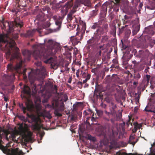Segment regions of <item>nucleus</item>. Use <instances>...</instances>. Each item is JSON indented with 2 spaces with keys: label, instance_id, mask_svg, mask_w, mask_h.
<instances>
[{
  "label": "nucleus",
  "instance_id": "obj_49",
  "mask_svg": "<svg viewBox=\"0 0 155 155\" xmlns=\"http://www.w3.org/2000/svg\"><path fill=\"white\" fill-rule=\"evenodd\" d=\"M95 140V138L94 137H92V138H91V140H92L93 141H94Z\"/></svg>",
  "mask_w": 155,
  "mask_h": 155
},
{
  "label": "nucleus",
  "instance_id": "obj_48",
  "mask_svg": "<svg viewBox=\"0 0 155 155\" xmlns=\"http://www.w3.org/2000/svg\"><path fill=\"white\" fill-rule=\"evenodd\" d=\"M135 0H132L131 1V3L133 4H134L135 3Z\"/></svg>",
  "mask_w": 155,
  "mask_h": 155
},
{
  "label": "nucleus",
  "instance_id": "obj_43",
  "mask_svg": "<svg viewBox=\"0 0 155 155\" xmlns=\"http://www.w3.org/2000/svg\"><path fill=\"white\" fill-rule=\"evenodd\" d=\"M20 119L23 120H25V117L23 116H21L20 117Z\"/></svg>",
  "mask_w": 155,
  "mask_h": 155
},
{
  "label": "nucleus",
  "instance_id": "obj_15",
  "mask_svg": "<svg viewBox=\"0 0 155 155\" xmlns=\"http://www.w3.org/2000/svg\"><path fill=\"white\" fill-rule=\"evenodd\" d=\"M133 125H134V127L133 130V131L134 133L137 131L138 129H140L142 126L141 123L138 124L137 122H134V123Z\"/></svg>",
  "mask_w": 155,
  "mask_h": 155
},
{
  "label": "nucleus",
  "instance_id": "obj_28",
  "mask_svg": "<svg viewBox=\"0 0 155 155\" xmlns=\"http://www.w3.org/2000/svg\"><path fill=\"white\" fill-rule=\"evenodd\" d=\"M129 118L128 120L126 122V124L128 126H129V125L130 124L131 125H132V122H131V118L129 116L128 117Z\"/></svg>",
  "mask_w": 155,
  "mask_h": 155
},
{
  "label": "nucleus",
  "instance_id": "obj_6",
  "mask_svg": "<svg viewBox=\"0 0 155 155\" xmlns=\"http://www.w3.org/2000/svg\"><path fill=\"white\" fill-rule=\"evenodd\" d=\"M2 142L1 140H0V149L2 150L4 153L8 155L11 154L12 155H21L23 154L21 150L17 149L11 150L4 147L2 144ZM16 149H17L16 148Z\"/></svg>",
  "mask_w": 155,
  "mask_h": 155
},
{
  "label": "nucleus",
  "instance_id": "obj_3",
  "mask_svg": "<svg viewBox=\"0 0 155 155\" xmlns=\"http://www.w3.org/2000/svg\"><path fill=\"white\" fill-rule=\"evenodd\" d=\"M121 125H119L117 124H116V129L117 131L114 130L113 128L111 130L108 131L107 134L104 136V138L103 140V144L105 145H108L109 143L110 144V145L112 146L115 143L116 137L118 134V132L120 131V127Z\"/></svg>",
  "mask_w": 155,
  "mask_h": 155
},
{
  "label": "nucleus",
  "instance_id": "obj_55",
  "mask_svg": "<svg viewBox=\"0 0 155 155\" xmlns=\"http://www.w3.org/2000/svg\"><path fill=\"white\" fill-rule=\"evenodd\" d=\"M137 84V83L136 82H133V84L134 85H136Z\"/></svg>",
  "mask_w": 155,
  "mask_h": 155
},
{
  "label": "nucleus",
  "instance_id": "obj_63",
  "mask_svg": "<svg viewBox=\"0 0 155 155\" xmlns=\"http://www.w3.org/2000/svg\"><path fill=\"white\" fill-rule=\"evenodd\" d=\"M64 47L66 48H67V45L65 46Z\"/></svg>",
  "mask_w": 155,
  "mask_h": 155
},
{
  "label": "nucleus",
  "instance_id": "obj_26",
  "mask_svg": "<svg viewBox=\"0 0 155 155\" xmlns=\"http://www.w3.org/2000/svg\"><path fill=\"white\" fill-rule=\"evenodd\" d=\"M43 17V15H42L40 14H39L38 15L37 17V18L38 19V20L39 21H43L44 20Z\"/></svg>",
  "mask_w": 155,
  "mask_h": 155
},
{
  "label": "nucleus",
  "instance_id": "obj_23",
  "mask_svg": "<svg viewBox=\"0 0 155 155\" xmlns=\"http://www.w3.org/2000/svg\"><path fill=\"white\" fill-rule=\"evenodd\" d=\"M97 32L98 34H102L104 32V29L103 28H99L97 29Z\"/></svg>",
  "mask_w": 155,
  "mask_h": 155
},
{
  "label": "nucleus",
  "instance_id": "obj_50",
  "mask_svg": "<svg viewBox=\"0 0 155 155\" xmlns=\"http://www.w3.org/2000/svg\"><path fill=\"white\" fill-rule=\"evenodd\" d=\"M95 140V138L94 137H92V138H91V140H92L93 141H94Z\"/></svg>",
  "mask_w": 155,
  "mask_h": 155
},
{
  "label": "nucleus",
  "instance_id": "obj_18",
  "mask_svg": "<svg viewBox=\"0 0 155 155\" xmlns=\"http://www.w3.org/2000/svg\"><path fill=\"white\" fill-rule=\"evenodd\" d=\"M8 134L7 131L4 130L2 128L0 127V136L1 137H2V135L3 136V135H5L6 138H7Z\"/></svg>",
  "mask_w": 155,
  "mask_h": 155
},
{
  "label": "nucleus",
  "instance_id": "obj_58",
  "mask_svg": "<svg viewBox=\"0 0 155 155\" xmlns=\"http://www.w3.org/2000/svg\"><path fill=\"white\" fill-rule=\"evenodd\" d=\"M18 36H17V35H16V36L14 38H15V39H16L18 38Z\"/></svg>",
  "mask_w": 155,
  "mask_h": 155
},
{
  "label": "nucleus",
  "instance_id": "obj_52",
  "mask_svg": "<svg viewBox=\"0 0 155 155\" xmlns=\"http://www.w3.org/2000/svg\"><path fill=\"white\" fill-rule=\"evenodd\" d=\"M87 81V80L85 79V80H84L83 81V83H85Z\"/></svg>",
  "mask_w": 155,
  "mask_h": 155
},
{
  "label": "nucleus",
  "instance_id": "obj_51",
  "mask_svg": "<svg viewBox=\"0 0 155 155\" xmlns=\"http://www.w3.org/2000/svg\"><path fill=\"white\" fill-rule=\"evenodd\" d=\"M26 69H24L23 71V74L24 75L25 74L26 71Z\"/></svg>",
  "mask_w": 155,
  "mask_h": 155
},
{
  "label": "nucleus",
  "instance_id": "obj_16",
  "mask_svg": "<svg viewBox=\"0 0 155 155\" xmlns=\"http://www.w3.org/2000/svg\"><path fill=\"white\" fill-rule=\"evenodd\" d=\"M41 115L43 117H47L49 119H51L52 117L50 113L45 110H44L41 112Z\"/></svg>",
  "mask_w": 155,
  "mask_h": 155
},
{
  "label": "nucleus",
  "instance_id": "obj_45",
  "mask_svg": "<svg viewBox=\"0 0 155 155\" xmlns=\"http://www.w3.org/2000/svg\"><path fill=\"white\" fill-rule=\"evenodd\" d=\"M104 112H105V113H106V114L107 115H109V114H110V112H107V111L106 110H105L104 111Z\"/></svg>",
  "mask_w": 155,
  "mask_h": 155
},
{
  "label": "nucleus",
  "instance_id": "obj_61",
  "mask_svg": "<svg viewBox=\"0 0 155 155\" xmlns=\"http://www.w3.org/2000/svg\"><path fill=\"white\" fill-rule=\"evenodd\" d=\"M42 136L41 135V137H40L41 139H42Z\"/></svg>",
  "mask_w": 155,
  "mask_h": 155
},
{
  "label": "nucleus",
  "instance_id": "obj_20",
  "mask_svg": "<svg viewBox=\"0 0 155 155\" xmlns=\"http://www.w3.org/2000/svg\"><path fill=\"white\" fill-rule=\"evenodd\" d=\"M23 92L25 94H30V88L28 86L25 85Z\"/></svg>",
  "mask_w": 155,
  "mask_h": 155
},
{
  "label": "nucleus",
  "instance_id": "obj_62",
  "mask_svg": "<svg viewBox=\"0 0 155 155\" xmlns=\"http://www.w3.org/2000/svg\"><path fill=\"white\" fill-rule=\"evenodd\" d=\"M111 121L112 123H113V121L112 119L111 120Z\"/></svg>",
  "mask_w": 155,
  "mask_h": 155
},
{
  "label": "nucleus",
  "instance_id": "obj_30",
  "mask_svg": "<svg viewBox=\"0 0 155 155\" xmlns=\"http://www.w3.org/2000/svg\"><path fill=\"white\" fill-rule=\"evenodd\" d=\"M33 85L34 86V88H33L34 89L35 91H36L38 90L39 87H41V84H38L37 86L36 85L34 84H33Z\"/></svg>",
  "mask_w": 155,
  "mask_h": 155
},
{
  "label": "nucleus",
  "instance_id": "obj_14",
  "mask_svg": "<svg viewBox=\"0 0 155 155\" xmlns=\"http://www.w3.org/2000/svg\"><path fill=\"white\" fill-rule=\"evenodd\" d=\"M138 140V139L137 138H135V135L131 136L129 138V143L132 144L134 146L137 142Z\"/></svg>",
  "mask_w": 155,
  "mask_h": 155
},
{
  "label": "nucleus",
  "instance_id": "obj_13",
  "mask_svg": "<svg viewBox=\"0 0 155 155\" xmlns=\"http://www.w3.org/2000/svg\"><path fill=\"white\" fill-rule=\"evenodd\" d=\"M133 29L132 30V33L133 35H136L138 32L139 31L140 28V25L137 24L134 25L133 26Z\"/></svg>",
  "mask_w": 155,
  "mask_h": 155
},
{
  "label": "nucleus",
  "instance_id": "obj_59",
  "mask_svg": "<svg viewBox=\"0 0 155 155\" xmlns=\"http://www.w3.org/2000/svg\"><path fill=\"white\" fill-rule=\"evenodd\" d=\"M71 40L72 43H73L74 42V40H72L71 39Z\"/></svg>",
  "mask_w": 155,
  "mask_h": 155
},
{
  "label": "nucleus",
  "instance_id": "obj_10",
  "mask_svg": "<svg viewBox=\"0 0 155 155\" xmlns=\"http://www.w3.org/2000/svg\"><path fill=\"white\" fill-rule=\"evenodd\" d=\"M26 107H25L23 106L22 107V109L24 113H26V110L28 111L32 110L34 107L33 104L29 102L28 104H26Z\"/></svg>",
  "mask_w": 155,
  "mask_h": 155
},
{
  "label": "nucleus",
  "instance_id": "obj_39",
  "mask_svg": "<svg viewBox=\"0 0 155 155\" xmlns=\"http://www.w3.org/2000/svg\"><path fill=\"white\" fill-rule=\"evenodd\" d=\"M97 24L96 23H94V25H93L92 27V28L93 29H95L97 27Z\"/></svg>",
  "mask_w": 155,
  "mask_h": 155
},
{
  "label": "nucleus",
  "instance_id": "obj_22",
  "mask_svg": "<svg viewBox=\"0 0 155 155\" xmlns=\"http://www.w3.org/2000/svg\"><path fill=\"white\" fill-rule=\"evenodd\" d=\"M144 110L145 111L148 112H155V110H153L150 108L149 104L146 106Z\"/></svg>",
  "mask_w": 155,
  "mask_h": 155
},
{
  "label": "nucleus",
  "instance_id": "obj_37",
  "mask_svg": "<svg viewBox=\"0 0 155 155\" xmlns=\"http://www.w3.org/2000/svg\"><path fill=\"white\" fill-rule=\"evenodd\" d=\"M64 106L63 104H61L60 107V110H63L64 109Z\"/></svg>",
  "mask_w": 155,
  "mask_h": 155
},
{
  "label": "nucleus",
  "instance_id": "obj_42",
  "mask_svg": "<svg viewBox=\"0 0 155 155\" xmlns=\"http://www.w3.org/2000/svg\"><path fill=\"white\" fill-rule=\"evenodd\" d=\"M90 118V117H86V121L87 123H88L90 124L88 122V120Z\"/></svg>",
  "mask_w": 155,
  "mask_h": 155
},
{
  "label": "nucleus",
  "instance_id": "obj_56",
  "mask_svg": "<svg viewBox=\"0 0 155 155\" xmlns=\"http://www.w3.org/2000/svg\"><path fill=\"white\" fill-rule=\"evenodd\" d=\"M142 3H140V4L139 5V6L140 7H142Z\"/></svg>",
  "mask_w": 155,
  "mask_h": 155
},
{
  "label": "nucleus",
  "instance_id": "obj_46",
  "mask_svg": "<svg viewBox=\"0 0 155 155\" xmlns=\"http://www.w3.org/2000/svg\"><path fill=\"white\" fill-rule=\"evenodd\" d=\"M71 78L70 77L68 81V82L69 83H71Z\"/></svg>",
  "mask_w": 155,
  "mask_h": 155
},
{
  "label": "nucleus",
  "instance_id": "obj_33",
  "mask_svg": "<svg viewBox=\"0 0 155 155\" xmlns=\"http://www.w3.org/2000/svg\"><path fill=\"white\" fill-rule=\"evenodd\" d=\"M150 78V76L147 74L146 75L144 78L146 80L147 82L149 81Z\"/></svg>",
  "mask_w": 155,
  "mask_h": 155
},
{
  "label": "nucleus",
  "instance_id": "obj_12",
  "mask_svg": "<svg viewBox=\"0 0 155 155\" xmlns=\"http://www.w3.org/2000/svg\"><path fill=\"white\" fill-rule=\"evenodd\" d=\"M3 78L4 81H12L15 79V78L14 74H12L10 76L5 74Z\"/></svg>",
  "mask_w": 155,
  "mask_h": 155
},
{
  "label": "nucleus",
  "instance_id": "obj_21",
  "mask_svg": "<svg viewBox=\"0 0 155 155\" xmlns=\"http://www.w3.org/2000/svg\"><path fill=\"white\" fill-rule=\"evenodd\" d=\"M149 4L151 7V9H155V0H149Z\"/></svg>",
  "mask_w": 155,
  "mask_h": 155
},
{
  "label": "nucleus",
  "instance_id": "obj_8",
  "mask_svg": "<svg viewBox=\"0 0 155 155\" xmlns=\"http://www.w3.org/2000/svg\"><path fill=\"white\" fill-rule=\"evenodd\" d=\"M6 24L8 27L9 31H11L12 30L13 28L14 27V25L17 27L19 26L20 28H21L23 25V22L22 21L18 22L15 21L14 23H12V24H11V23L10 25V23L9 22L6 23L5 25Z\"/></svg>",
  "mask_w": 155,
  "mask_h": 155
},
{
  "label": "nucleus",
  "instance_id": "obj_35",
  "mask_svg": "<svg viewBox=\"0 0 155 155\" xmlns=\"http://www.w3.org/2000/svg\"><path fill=\"white\" fill-rule=\"evenodd\" d=\"M11 138L12 140H14L15 137V133H12L10 134Z\"/></svg>",
  "mask_w": 155,
  "mask_h": 155
},
{
  "label": "nucleus",
  "instance_id": "obj_17",
  "mask_svg": "<svg viewBox=\"0 0 155 155\" xmlns=\"http://www.w3.org/2000/svg\"><path fill=\"white\" fill-rule=\"evenodd\" d=\"M31 54V52L28 50H25L22 52L23 54L25 57L27 58L28 60H29V57Z\"/></svg>",
  "mask_w": 155,
  "mask_h": 155
},
{
  "label": "nucleus",
  "instance_id": "obj_9",
  "mask_svg": "<svg viewBox=\"0 0 155 155\" xmlns=\"http://www.w3.org/2000/svg\"><path fill=\"white\" fill-rule=\"evenodd\" d=\"M72 2H68L63 7L61 11V12L64 14H66L68 12V10L72 6Z\"/></svg>",
  "mask_w": 155,
  "mask_h": 155
},
{
  "label": "nucleus",
  "instance_id": "obj_25",
  "mask_svg": "<svg viewBox=\"0 0 155 155\" xmlns=\"http://www.w3.org/2000/svg\"><path fill=\"white\" fill-rule=\"evenodd\" d=\"M91 110L90 109L87 110H84L83 112V114L85 116H87L89 114H91Z\"/></svg>",
  "mask_w": 155,
  "mask_h": 155
},
{
  "label": "nucleus",
  "instance_id": "obj_5",
  "mask_svg": "<svg viewBox=\"0 0 155 155\" xmlns=\"http://www.w3.org/2000/svg\"><path fill=\"white\" fill-rule=\"evenodd\" d=\"M79 3L84 4L85 5L89 6L91 5V3L90 0H77V2L75 3L73 9L68 14V16L69 18H71L72 14L76 12V9L79 5Z\"/></svg>",
  "mask_w": 155,
  "mask_h": 155
},
{
  "label": "nucleus",
  "instance_id": "obj_44",
  "mask_svg": "<svg viewBox=\"0 0 155 155\" xmlns=\"http://www.w3.org/2000/svg\"><path fill=\"white\" fill-rule=\"evenodd\" d=\"M139 100V98L138 97H137L135 98V101H136V103H137V102H138Z\"/></svg>",
  "mask_w": 155,
  "mask_h": 155
},
{
  "label": "nucleus",
  "instance_id": "obj_31",
  "mask_svg": "<svg viewBox=\"0 0 155 155\" xmlns=\"http://www.w3.org/2000/svg\"><path fill=\"white\" fill-rule=\"evenodd\" d=\"M50 24L48 22H47L45 23L44 25V28L48 27L50 26Z\"/></svg>",
  "mask_w": 155,
  "mask_h": 155
},
{
  "label": "nucleus",
  "instance_id": "obj_7",
  "mask_svg": "<svg viewBox=\"0 0 155 155\" xmlns=\"http://www.w3.org/2000/svg\"><path fill=\"white\" fill-rule=\"evenodd\" d=\"M18 129L20 133L25 137L24 139L25 143L26 142L27 140L26 133L28 131V125L24 123H21L19 125Z\"/></svg>",
  "mask_w": 155,
  "mask_h": 155
},
{
  "label": "nucleus",
  "instance_id": "obj_54",
  "mask_svg": "<svg viewBox=\"0 0 155 155\" xmlns=\"http://www.w3.org/2000/svg\"><path fill=\"white\" fill-rule=\"evenodd\" d=\"M115 0L116 1V2H117V3H118L120 0Z\"/></svg>",
  "mask_w": 155,
  "mask_h": 155
},
{
  "label": "nucleus",
  "instance_id": "obj_29",
  "mask_svg": "<svg viewBox=\"0 0 155 155\" xmlns=\"http://www.w3.org/2000/svg\"><path fill=\"white\" fill-rule=\"evenodd\" d=\"M62 100L63 101H66L68 99V97L66 94H64V95L62 96Z\"/></svg>",
  "mask_w": 155,
  "mask_h": 155
},
{
  "label": "nucleus",
  "instance_id": "obj_60",
  "mask_svg": "<svg viewBox=\"0 0 155 155\" xmlns=\"http://www.w3.org/2000/svg\"><path fill=\"white\" fill-rule=\"evenodd\" d=\"M99 54L100 55H101V51H99Z\"/></svg>",
  "mask_w": 155,
  "mask_h": 155
},
{
  "label": "nucleus",
  "instance_id": "obj_27",
  "mask_svg": "<svg viewBox=\"0 0 155 155\" xmlns=\"http://www.w3.org/2000/svg\"><path fill=\"white\" fill-rule=\"evenodd\" d=\"M55 24L58 26V30H59L61 27V21H55Z\"/></svg>",
  "mask_w": 155,
  "mask_h": 155
},
{
  "label": "nucleus",
  "instance_id": "obj_34",
  "mask_svg": "<svg viewBox=\"0 0 155 155\" xmlns=\"http://www.w3.org/2000/svg\"><path fill=\"white\" fill-rule=\"evenodd\" d=\"M35 64L37 66H40L41 65V62L40 61L35 62Z\"/></svg>",
  "mask_w": 155,
  "mask_h": 155
},
{
  "label": "nucleus",
  "instance_id": "obj_24",
  "mask_svg": "<svg viewBox=\"0 0 155 155\" xmlns=\"http://www.w3.org/2000/svg\"><path fill=\"white\" fill-rule=\"evenodd\" d=\"M95 41V39L93 37L91 38V39H89L87 41V43L88 44H93Z\"/></svg>",
  "mask_w": 155,
  "mask_h": 155
},
{
  "label": "nucleus",
  "instance_id": "obj_40",
  "mask_svg": "<svg viewBox=\"0 0 155 155\" xmlns=\"http://www.w3.org/2000/svg\"><path fill=\"white\" fill-rule=\"evenodd\" d=\"M91 77V75L90 74H88L86 77V79L87 80H89Z\"/></svg>",
  "mask_w": 155,
  "mask_h": 155
},
{
  "label": "nucleus",
  "instance_id": "obj_53",
  "mask_svg": "<svg viewBox=\"0 0 155 155\" xmlns=\"http://www.w3.org/2000/svg\"><path fill=\"white\" fill-rule=\"evenodd\" d=\"M4 99L5 101H7L8 100V98L6 97H5L4 98Z\"/></svg>",
  "mask_w": 155,
  "mask_h": 155
},
{
  "label": "nucleus",
  "instance_id": "obj_41",
  "mask_svg": "<svg viewBox=\"0 0 155 155\" xmlns=\"http://www.w3.org/2000/svg\"><path fill=\"white\" fill-rule=\"evenodd\" d=\"M110 113L111 114L113 115L115 114L116 111H115V110H114L113 109L112 111H110Z\"/></svg>",
  "mask_w": 155,
  "mask_h": 155
},
{
  "label": "nucleus",
  "instance_id": "obj_11",
  "mask_svg": "<svg viewBox=\"0 0 155 155\" xmlns=\"http://www.w3.org/2000/svg\"><path fill=\"white\" fill-rule=\"evenodd\" d=\"M27 116L28 117L30 118L31 120V121H29L28 120V121L29 123L34 122L35 123H37L39 120V119L38 117H37L35 116L32 115H29L27 114Z\"/></svg>",
  "mask_w": 155,
  "mask_h": 155
},
{
  "label": "nucleus",
  "instance_id": "obj_19",
  "mask_svg": "<svg viewBox=\"0 0 155 155\" xmlns=\"http://www.w3.org/2000/svg\"><path fill=\"white\" fill-rule=\"evenodd\" d=\"M36 31H38L40 33H41V31L38 30V29H34L33 30H30L28 31L27 32V35L28 36H32L33 33Z\"/></svg>",
  "mask_w": 155,
  "mask_h": 155
},
{
  "label": "nucleus",
  "instance_id": "obj_36",
  "mask_svg": "<svg viewBox=\"0 0 155 155\" xmlns=\"http://www.w3.org/2000/svg\"><path fill=\"white\" fill-rule=\"evenodd\" d=\"M54 104L53 103H52V105H50L49 104H48L47 105V107H48V108H51V107L54 108Z\"/></svg>",
  "mask_w": 155,
  "mask_h": 155
},
{
  "label": "nucleus",
  "instance_id": "obj_1",
  "mask_svg": "<svg viewBox=\"0 0 155 155\" xmlns=\"http://www.w3.org/2000/svg\"><path fill=\"white\" fill-rule=\"evenodd\" d=\"M44 45L42 44H36L32 46V54L36 60L40 59L43 60L46 64H51L53 68V66L56 63V59L51 57L54 55L58 49L57 44L52 40H49L47 43L46 50L43 48Z\"/></svg>",
  "mask_w": 155,
  "mask_h": 155
},
{
  "label": "nucleus",
  "instance_id": "obj_38",
  "mask_svg": "<svg viewBox=\"0 0 155 155\" xmlns=\"http://www.w3.org/2000/svg\"><path fill=\"white\" fill-rule=\"evenodd\" d=\"M135 77L138 79L140 78V75L139 73H137L136 76Z\"/></svg>",
  "mask_w": 155,
  "mask_h": 155
},
{
  "label": "nucleus",
  "instance_id": "obj_57",
  "mask_svg": "<svg viewBox=\"0 0 155 155\" xmlns=\"http://www.w3.org/2000/svg\"><path fill=\"white\" fill-rule=\"evenodd\" d=\"M153 42L154 44H155V39L153 40Z\"/></svg>",
  "mask_w": 155,
  "mask_h": 155
},
{
  "label": "nucleus",
  "instance_id": "obj_2",
  "mask_svg": "<svg viewBox=\"0 0 155 155\" xmlns=\"http://www.w3.org/2000/svg\"><path fill=\"white\" fill-rule=\"evenodd\" d=\"M0 42L7 44L5 45L7 52L6 55L8 56H11L10 61L13 60L16 58L19 61L18 64L15 66H13L12 64H9L7 66V69L11 71H15L18 73L20 72L22 61L20 57V54L18 52L19 48L15 46V41L10 39L8 34H0Z\"/></svg>",
  "mask_w": 155,
  "mask_h": 155
},
{
  "label": "nucleus",
  "instance_id": "obj_64",
  "mask_svg": "<svg viewBox=\"0 0 155 155\" xmlns=\"http://www.w3.org/2000/svg\"><path fill=\"white\" fill-rule=\"evenodd\" d=\"M46 39H44V42H46Z\"/></svg>",
  "mask_w": 155,
  "mask_h": 155
},
{
  "label": "nucleus",
  "instance_id": "obj_47",
  "mask_svg": "<svg viewBox=\"0 0 155 155\" xmlns=\"http://www.w3.org/2000/svg\"><path fill=\"white\" fill-rule=\"evenodd\" d=\"M91 138H92V137L91 136V135H89L88 136V139H89V140H91Z\"/></svg>",
  "mask_w": 155,
  "mask_h": 155
},
{
  "label": "nucleus",
  "instance_id": "obj_4",
  "mask_svg": "<svg viewBox=\"0 0 155 155\" xmlns=\"http://www.w3.org/2000/svg\"><path fill=\"white\" fill-rule=\"evenodd\" d=\"M46 74V69L44 67H42L41 70L37 69L32 70L31 72L28 73L29 79L30 81L32 83L35 80L43 78Z\"/></svg>",
  "mask_w": 155,
  "mask_h": 155
},
{
  "label": "nucleus",
  "instance_id": "obj_32",
  "mask_svg": "<svg viewBox=\"0 0 155 155\" xmlns=\"http://www.w3.org/2000/svg\"><path fill=\"white\" fill-rule=\"evenodd\" d=\"M96 112L99 116H101L103 114V112L101 110H97Z\"/></svg>",
  "mask_w": 155,
  "mask_h": 155
}]
</instances>
